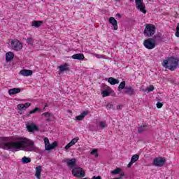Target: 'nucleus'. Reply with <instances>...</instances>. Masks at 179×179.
Listing matches in <instances>:
<instances>
[{"label": "nucleus", "mask_w": 179, "mask_h": 179, "mask_svg": "<svg viewBox=\"0 0 179 179\" xmlns=\"http://www.w3.org/2000/svg\"><path fill=\"white\" fill-rule=\"evenodd\" d=\"M41 166H38L36 167V173L35 176L36 177L37 179H40V177L41 176V171H43V169Z\"/></svg>", "instance_id": "22"}, {"label": "nucleus", "mask_w": 179, "mask_h": 179, "mask_svg": "<svg viewBox=\"0 0 179 179\" xmlns=\"http://www.w3.org/2000/svg\"><path fill=\"white\" fill-rule=\"evenodd\" d=\"M26 128L28 132H34V131H38V127L34 123L27 122L26 124Z\"/></svg>", "instance_id": "12"}, {"label": "nucleus", "mask_w": 179, "mask_h": 179, "mask_svg": "<svg viewBox=\"0 0 179 179\" xmlns=\"http://www.w3.org/2000/svg\"><path fill=\"white\" fill-rule=\"evenodd\" d=\"M20 73L22 76H31V75H33V71L27 70V69H22L20 71Z\"/></svg>", "instance_id": "18"}, {"label": "nucleus", "mask_w": 179, "mask_h": 179, "mask_svg": "<svg viewBox=\"0 0 179 179\" xmlns=\"http://www.w3.org/2000/svg\"><path fill=\"white\" fill-rule=\"evenodd\" d=\"M126 87H125V81H122L119 85V86L117 87V90H118V92H122V90H125Z\"/></svg>", "instance_id": "27"}, {"label": "nucleus", "mask_w": 179, "mask_h": 179, "mask_svg": "<svg viewBox=\"0 0 179 179\" xmlns=\"http://www.w3.org/2000/svg\"><path fill=\"white\" fill-rule=\"evenodd\" d=\"M103 86L106 90L101 92L102 97H107L108 96H110V94H111L113 92L111 87L106 85L105 84H103Z\"/></svg>", "instance_id": "13"}, {"label": "nucleus", "mask_w": 179, "mask_h": 179, "mask_svg": "<svg viewBox=\"0 0 179 179\" xmlns=\"http://www.w3.org/2000/svg\"><path fill=\"white\" fill-rule=\"evenodd\" d=\"M24 106V108H29V106H31V103L27 102V103H26Z\"/></svg>", "instance_id": "40"}, {"label": "nucleus", "mask_w": 179, "mask_h": 179, "mask_svg": "<svg viewBox=\"0 0 179 179\" xmlns=\"http://www.w3.org/2000/svg\"><path fill=\"white\" fill-rule=\"evenodd\" d=\"M63 162L64 163H66L68 167H69V169H72V170L76 167V159L75 158L65 159Z\"/></svg>", "instance_id": "11"}, {"label": "nucleus", "mask_w": 179, "mask_h": 179, "mask_svg": "<svg viewBox=\"0 0 179 179\" xmlns=\"http://www.w3.org/2000/svg\"><path fill=\"white\" fill-rule=\"evenodd\" d=\"M11 48L14 51H20L23 48V44L17 39H13L11 41Z\"/></svg>", "instance_id": "6"}, {"label": "nucleus", "mask_w": 179, "mask_h": 179, "mask_svg": "<svg viewBox=\"0 0 179 179\" xmlns=\"http://www.w3.org/2000/svg\"><path fill=\"white\" fill-rule=\"evenodd\" d=\"M116 1V2H118V0H115Z\"/></svg>", "instance_id": "45"}, {"label": "nucleus", "mask_w": 179, "mask_h": 179, "mask_svg": "<svg viewBox=\"0 0 179 179\" xmlns=\"http://www.w3.org/2000/svg\"><path fill=\"white\" fill-rule=\"evenodd\" d=\"M69 64H64L59 66V69L60 72H65V71H69Z\"/></svg>", "instance_id": "23"}, {"label": "nucleus", "mask_w": 179, "mask_h": 179, "mask_svg": "<svg viewBox=\"0 0 179 179\" xmlns=\"http://www.w3.org/2000/svg\"><path fill=\"white\" fill-rule=\"evenodd\" d=\"M179 59L174 57H168V59H164L162 63V66L169 71H176L178 66Z\"/></svg>", "instance_id": "2"}, {"label": "nucleus", "mask_w": 179, "mask_h": 179, "mask_svg": "<svg viewBox=\"0 0 179 179\" xmlns=\"http://www.w3.org/2000/svg\"><path fill=\"white\" fill-rule=\"evenodd\" d=\"M3 141V138L0 137V149L5 150H19L22 148V150L24 152H33L36 149L34 142L30 140H20L8 143H5Z\"/></svg>", "instance_id": "1"}, {"label": "nucleus", "mask_w": 179, "mask_h": 179, "mask_svg": "<svg viewBox=\"0 0 179 179\" xmlns=\"http://www.w3.org/2000/svg\"><path fill=\"white\" fill-rule=\"evenodd\" d=\"M166 164V158L164 157H155L153 160V165L155 167H163Z\"/></svg>", "instance_id": "9"}, {"label": "nucleus", "mask_w": 179, "mask_h": 179, "mask_svg": "<svg viewBox=\"0 0 179 179\" xmlns=\"http://www.w3.org/2000/svg\"><path fill=\"white\" fill-rule=\"evenodd\" d=\"M43 24V21H33L32 22V26H34V27H40Z\"/></svg>", "instance_id": "29"}, {"label": "nucleus", "mask_w": 179, "mask_h": 179, "mask_svg": "<svg viewBox=\"0 0 179 179\" xmlns=\"http://www.w3.org/2000/svg\"><path fill=\"white\" fill-rule=\"evenodd\" d=\"M106 108H107L108 110H110V108H114V105L112 104V103H108V104L106 105Z\"/></svg>", "instance_id": "37"}, {"label": "nucleus", "mask_w": 179, "mask_h": 179, "mask_svg": "<svg viewBox=\"0 0 179 179\" xmlns=\"http://www.w3.org/2000/svg\"><path fill=\"white\" fill-rule=\"evenodd\" d=\"M45 107H48V105H45Z\"/></svg>", "instance_id": "44"}, {"label": "nucleus", "mask_w": 179, "mask_h": 179, "mask_svg": "<svg viewBox=\"0 0 179 179\" xmlns=\"http://www.w3.org/2000/svg\"><path fill=\"white\" fill-rule=\"evenodd\" d=\"M78 141H79V137H76L71 141L70 143L72 146H73V145H75Z\"/></svg>", "instance_id": "34"}, {"label": "nucleus", "mask_w": 179, "mask_h": 179, "mask_svg": "<svg viewBox=\"0 0 179 179\" xmlns=\"http://www.w3.org/2000/svg\"><path fill=\"white\" fill-rule=\"evenodd\" d=\"M123 94L128 96H135L136 94V90L134 89L131 86H126L124 90L122 91Z\"/></svg>", "instance_id": "10"}, {"label": "nucleus", "mask_w": 179, "mask_h": 179, "mask_svg": "<svg viewBox=\"0 0 179 179\" xmlns=\"http://www.w3.org/2000/svg\"><path fill=\"white\" fill-rule=\"evenodd\" d=\"M22 92V89L20 88H12L8 90V94L12 96L13 94H17V93H20Z\"/></svg>", "instance_id": "19"}, {"label": "nucleus", "mask_w": 179, "mask_h": 179, "mask_svg": "<svg viewBox=\"0 0 179 179\" xmlns=\"http://www.w3.org/2000/svg\"><path fill=\"white\" fill-rule=\"evenodd\" d=\"M13 58H15V54L13 52H8L6 53V62H10V61L13 60Z\"/></svg>", "instance_id": "15"}, {"label": "nucleus", "mask_w": 179, "mask_h": 179, "mask_svg": "<svg viewBox=\"0 0 179 179\" xmlns=\"http://www.w3.org/2000/svg\"><path fill=\"white\" fill-rule=\"evenodd\" d=\"M109 23H110V24H112L114 30H118V22H117V20H115V18H114V17H110L109 18Z\"/></svg>", "instance_id": "14"}, {"label": "nucleus", "mask_w": 179, "mask_h": 179, "mask_svg": "<svg viewBox=\"0 0 179 179\" xmlns=\"http://www.w3.org/2000/svg\"><path fill=\"white\" fill-rule=\"evenodd\" d=\"M71 173L74 177H76V178H83V177L86 176V173L80 167H74L72 169Z\"/></svg>", "instance_id": "4"}, {"label": "nucleus", "mask_w": 179, "mask_h": 179, "mask_svg": "<svg viewBox=\"0 0 179 179\" xmlns=\"http://www.w3.org/2000/svg\"><path fill=\"white\" fill-rule=\"evenodd\" d=\"M176 37H179V23L178 24V26L176 27Z\"/></svg>", "instance_id": "38"}, {"label": "nucleus", "mask_w": 179, "mask_h": 179, "mask_svg": "<svg viewBox=\"0 0 179 179\" xmlns=\"http://www.w3.org/2000/svg\"><path fill=\"white\" fill-rule=\"evenodd\" d=\"M27 44H29V45H33L34 44V39L31 37H29L26 39Z\"/></svg>", "instance_id": "31"}, {"label": "nucleus", "mask_w": 179, "mask_h": 179, "mask_svg": "<svg viewBox=\"0 0 179 179\" xmlns=\"http://www.w3.org/2000/svg\"><path fill=\"white\" fill-rule=\"evenodd\" d=\"M99 127L100 128H102V129L106 128V127H107V124H106V122L101 121L99 122Z\"/></svg>", "instance_id": "35"}, {"label": "nucleus", "mask_w": 179, "mask_h": 179, "mask_svg": "<svg viewBox=\"0 0 179 179\" xmlns=\"http://www.w3.org/2000/svg\"><path fill=\"white\" fill-rule=\"evenodd\" d=\"M87 114H89V111L84 110L80 115L76 117V121H82V120H83V118H85Z\"/></svg>", "instance_id": "20"}, {"label": "nucleus", "mask_w": 179, "mask_h": 179, "mask_svg": "<svg viewBox=\"0 0 179 179\" xmlns=\"http://www.w3.org/2000/svg\"><path fill=\"white\" fill-rule=\"evenodd\" d=\"M42 115H43V117H46V121L48 122H50V121H51V117H52V114L50 113L49 112H45V113H43L42 114Z\"/></svg>", "instance_id": "26"}, {"label": "nucleus", "mask_w": 179, "mask_h": 179, "mask_svg": "<svg viewBox=\"0 0 179 179\" xmlns=\"http://www.w3.org/2000/svg\"><path fill=\"white\" fill-rule=\"evenodd\" d=\"M17 107L18 110H20V111H22V110H24V104L23 103L18 104Z\"/></svg>", "instance_id": "36"}, {"label": "nucleus", "mask_w": 179, "mask_h": 179, "mask_svg": "<svg viewBox=\"0 0 179 179\" xmlns=\"http://www.w3.org/2000/svg\"><path fill=\"white\" fill-rule=\"evenodd\" d=\"M108 79V83H110V85H112L113 86H114V85H118V83H120V81L113 77H110L108 78H106V80Z\"/></svg>", "instance_id": "21"}, {"label": "nucleus", "mask_w": 179, "mask_h": 179, "mask_svg": "<svg viewBox=\"0 0 179 179\" xmlns=\"http://www.w3.org/2000/svg\"><path fill=\"white\" fill-rule=\"evenodd\" d=\"M92 179H101V176H94L92 177Z\"/></svg>", "instance_id": "42"}, {"label": "nucleus", "mask_w": 179, "mask_h": 179, "mask_svg": "<svg viewBox=\"0 0 179 179\" xmlns=\"http://www.w3.org/2000/svg\"><path fill=\"white\" fill-rule=\"evenodd\" d=\"M73 59H78V61H83L85 59V55L83 53H77L71 56Z\"/></svg>", "instance_id": "16"}, {"label": "nucleus", "mask_w": 179, "mask_h": 179, "mask_svg": "<svg viewBox=\"0 0 179 179\" xmlns=\"http://www.w3.org/2000/svg\"><path fill=\"white\" fill-rule=\"evenodd\" d=\"M143 33L145 37H152L156 33V27L152 24H148L145 26Z\"/></svg>", "instance_id": "3"}, {"label": "nucleus", "mask_w": 179, "mask_h": 179, "mask_svg": "<svg viewBox=\"0 0 179 179\" xmlns=\"http://www.w3.org/2000/svg\"><path fill=\"white\" fill-rule=\"evenodd\" d=\"M118 107H120V106H117V108H118Z\"/></svg>", "instance_id": "46"}, {"label": "nucleus", "mask_w": 179, "mask_h": 179, "mask_svg": "<svg viewBox=\"0 0 179 179\" xmlns=\"http://www.w3.org/2000/svg\"><path fill=\"white\" fill-rule=\"evenodd\" d=\"M71 146V143H69L65 146V149L68 150V149H69Z\"/></svg>", "instance_id": "41"}, {"label": "nucleus", "mask_w": 179, "mask_h": 179, "mask_svg": "<svg viewBox=\"0 0 179 179\" xmlns=\"http://www.w3.org/2000/svg\"><path fill=\"white\" fill-rule=\"evenodd\" d=\"M41 109H40V108H35L32 110H30L27 115V117H30V114H36V113H37V111H41Z\"/></svg>", "instance_id": "30"}, {"label": "nucleus", "mask_w": 179, "mask_h": 179, "mask_svg": "<svg viewBox=\"0 0 179 179\" xmlns=\"http://www.w3.org/2000/svg\"><path fill=\"white\" fill-rule=\"evenodd\" d=\"M131 2H134V0H129ZM136 8L140 12L143 13H146V6H145V3H143V0H135Z\"/></svg>", "instance_id": "5"}, {"label": "nucleus", "mask_w": 179, "mask_h": 179, "mask_svg": "<svg viewBox=\"0 0 179 179\" xmlns=\"http://www.w3.org/2000/svg\"><path fill=\"white\" fill-rule=\"evenodd\" d=\"M143 45L147 50H153L156 47V43L153 38H148L144 41Z\"/></svg>", "instance_id": "7"}, {"label": "nucleus", "mask_w": 179, "mask_h": 179, "mask_svg": "<svg viewBox=\"0 0 179 179\" xmlns=\"http://www.w3.org/2000/svg\"><path fill=\"white\" fill-rule=\"evenodd\" d=\"M162 107H163V104L162 103V102L158 101V102L157 103V108H162Z\"/></svg>", "instance_id": "39"}, {"label": "nucleus", "mask_w": 179, "mask_h": 179, "mask_svg": "<svg viewBox=\"0 0 179 179\" xmlns=\"http://www.w3.org/2000/svg\"><path fill=\"white\" fill-rule=\"evenodd\" d=\"M44 143L45 150H52V149H55V148L58 146V143L56 141H54L52 144H50V140H48V138H44Z\"/></svg>", "instance_id": "8"}, {"label": "nucleus", "mask_w": 179, "mask_h": 179, "mask_svg": "<svg viewBox=\"0 0 179 179\" xmlns=\"http://www.w3.org/2000/svg\"><path fill=\"white\" fill-rule=\"evenodd\" d=\"M21 162L22 163V164H27V163L31 162V159L30 157L24 156L21 159Z\"/></svg>", "instance_id": "25"}, {"label": "nucleus", "mask_w": 179, "mask_h": 179, "mask_svg": "<svg viewBox=\"0 0 179 179\" xmlns=\"http://www.w3.org/2000/svg\"><path fill=\"white\" fill-rule=\"evenodd\" d=\"M121 173H124L121 168H117L115 170L110 172V174H113V176H117V174H120V177L121 176Z\"/></svg>", "instance_id": "24"}, {"label": "nucleus", "mask_w": 179, "mask_h": 179, "mask_svg": "<svg viewBox=\"0 0 179 179\" xmlns=\"http://www.w3.org/2000/svg\"><path fill=\"white\" fill-rule=\"evenodd\" d=\"M116 16H119V17H121V14L117 13V14L116 15Z\"/></svg>", "instance_id": "43"}, {"label": "nucleus", "mask_w": 179, "mask_h": 179, "mask_svg": "<svg viewBox=\"0 0 179 179\" xmlns=\"http://www.w3.org/2000/svg\"><path fill=\"white\" fill-rule=\"evenodd\" d=\"M139 160V156L138 155H134L131 157L130 162L128 164L127 167L129 169V167L132 166V164L134 163L138 162Z\"/></svg>", "instance_id": "17"}, {"label": "nucleus", "mask_w": 179, "mask_h": 179, "mask_svg": "<svg viewBox=\"0 0 179 179\" xmlns=\"http://www.w3.org/2000/svg\"><path fill=\"white\" fill-rule=\"evenodd\" d=\"M97 152V149H93L91 152V155H92V156H94V157H99V152Z\"/></svg>", "instance_id": "32"}, {"label": "nucleus", "mask_w": 179, "mask_h": 179, "mask_svg": "<svg viewBox=\"0 0 179 179\" xmlns=\"http://www.w3.org/2000/svg\"><path fill=\"white\" fill-rule=\"evenodd\" d=\"M153 90H155V87L153 85H150L149 87H147L144 92H153Z\"/></svg>", "instance_id": "33"}, {"label": "nucleus", "mask_w": 179, "mask_h": 179, "mask_svg": "<svg viewBox=\"0 0 179 179\" xmlns=\"http://www.w3.org/2000/svg\"><path fill=\"white\" fill-rule=\"evenodd\" d=\"M146 128H148L147 124H144L143 126H141L138 128V134H142V132L145 131L146 130Z\"/></svg>", "instance_id": "28"}]
</instances>
